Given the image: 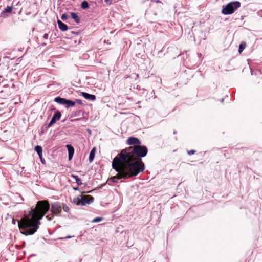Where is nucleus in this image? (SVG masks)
I'll return each mask as SVG.
<instances>
[{
    "label": "nucleus",
    "instance_id": "nucleus-1",
    "mask_svg": "<svg viewBox=\"0 0 262 262\" xmlns=\"http://www.w3.org/2000/svg\"><path fill=\"white\" fill-rule=\"evenodd\" d=\"M148 149L145 145L141 144L135 146H129L122 149L118 154L116 158L119 162H123L126 166L138 175L145 169L144 163L142 158L146 156Z\"/></svg>",
    "mask_w": 262,
    "mask_h": 262
},
{
    "label": "nucleus",
    "instance_id": "nucleus-2",
    "mask_svg": "<svg viewBox=\"0 0 262 262\" xmlns=\"http://www.w3.org/2000/svg\"><path fill=\"white\" fill-rule=\"evenodd\" d=\"M18 226L22 234L28 236L34 234L39 227V220L33 214V210L31 209L28 214L17 221Z\"/></svg>",
    "mask_w": 262,
    "mask_h": 262
},
{
    "label": "nucleus",
    "instance_id": "nucleus-3",
    "mask_svg": "<svg viewBox=\"0 0 262 262\" xmlns=\"http://www.w3.org/2000/svg\"><path fill=\"white\" fill-rule=\"evenodd\" d=\"M116 158H118L116 156L113 159L112 164L113 169H114L117 174L111 178V180L108 181V184L112 185V183H118L119 180L123 179H126L135 177L137 174L133 171L131 169L128 168L126 165L123 162H119Z\"/></svg>",
    "mask_w": 262,
    "mask_h": 262
},
{
    "label": "nucleus",
    "instance_id": "nucleus-4",
    "mask_svg": "<svg viewBox=\"0 0 262 262\" xmlns=\"http://www.w3.org/2000/svg\"><path fill=\"white\" fill-rule=\"evenodd\" d=\"M50 209V204L47 200L39 201L37 202L33 214L39 220H41Z\"/></svg>",
    "mask_w": 262,
    "mask_h": 262
},
{
    "label": "nucleus",
    "instance_id": "nucleus-5",
    "mask_svg": "<svg viewBox=\"0 0 262 262\" xmlns=\"http://www.w3.org/2000/svg\"><path fill=\"white\" fill-rule=\"evenodd\" d=\"M240 7V2L238 1L232 2L227 4L225 6H223L222 13L224 15L231 14Z\"/></svg>",
    "mask_w": 262,
    "mask_h": 262
},
{
    "label": "nucleus",
    "instance_id": "nucleus-6",
    "mask_svg": "<svg viewBox=\"0 0 262 262\" xmlns=\"http://www.w3.org/2000/svg\"><path fill=\"white\" fill-rule=\"evenodd\" d=\"M62 204L59 202H55L51 204L50 211L56 216H60Z\"/></svg>",
    "mask_w": 262,
    "mask_h": 262
},
{
    "label": "nucleus",
    "instance_id": "nucleus-7",
    "mask_svg": "<svg viewBox=\"0 0 262 262\" xmlns=\"http://www.w3.org/2000/svg\"><path fill=\"white\" fill-rule=\"evenodd\" d=\"M16 8L13 6H7L0 13V17L4 19L8 17L10 15L9 13H12L15 14Z\"/></svg>",
    "mask_w": 262,
    "mask_h": 262
},
{
    "label": "nucleus",
    "instance_id": "nucleus-8",
    "mask_svg": "<svg viewBox=\"0 0 262 262\" xmlns=\"http://www.w3.org/2000/svg\"><path fill=\"white\" fill-rule=\"evenodd\" d=\"M51 110L54 111V114L52 117L50 122L48 124V126H52L57 121L59 120L61 117V113L59 110H56L55 107Z\"/></svg>",
    "mask_w": 262,
    "mask_h": 262
},
{
    "label": "nucleus",
    "instance_id": "nucleus-9",
    "mask_svg": "<svg viewBox=\"0 0 262 262\" xmlns=\"http://www.w3.org/2000/svg\"><path fill=\"white\" fill-rule=\"evenodd\" d=\"M81 197V201L80 204L82 206H85L86 204H90L94 201V198L91 195H79Z\"/></svg>",
    "mask_w": 262,
    "mask_h": 262
},
{
    "label": "nucleus",
    "instance_id": "nucleus-10",
    "mask_svg": "<svg viewBox=\"0 0 262 262\" xmlns=\"http://www.w3.org/2000/svg\"><path fill=\"white\" fill-rule=\"evenodd\" d=\"M126 143L128 145L135 146L141 144V140L135 137H129L126 140Z\"/></svg>",
    "mask_w": 262,
    "mask_h": 262
},
{
    "label": "nucleus",
    "instance_id": "nucleus-11",
    "mask_svg": "<svg viewBox=\"0 0 262 262\" xmlns=\"http://www.w3.org/2000/svg\"><path fill=\"white\" fill-rule=\"evenodd\" d=\"M80 94L85 99L91 101H95L96 99V97L95 95L90 94L84 92H81Z\"/></svg>",
    "mask_w": 262,
    "mask_h": 262
},
{
    "label": "nucleus",
    "instance_id": "nucleus-12",
    "mask_svg": "<svg viewBox=\"0 0 262 262\" xmlns=\"http://www.w3.org/2000/svg\"><path fill=\"white\" fill-rule=\"evenodd\" d=\"M66 147L68 150L69 160H71L72 159L73 155H74V149L73 147L70 144L67 145Z\"/></svg>",
    "mask_w": 262,
    "mask_h": 262
},
{
    "label": "nucleus",
    "instance_id": "nucleus-13",
    "mask_svg": "<svg viewBox=\"0 0 262 262\" xmlns=\"http://www.w3.org/2000/svg\"><path fill=\"white\" fill-rule=\"evenodd\" d=\"M57 24L58 26V28L59 29L62 31H66L68 29V26L63 23L62 21L58 19L57 20Z\"/></svg>",
    "mask_w": 262,
    "mask_h": 262
},
{
    "label": "nucleus",
    "instance_id": "nucleus-14",
    "mask_svg": "<svg viewBox=\"0 0 262 262\" xmlns=\"http://www.w3.org/2000/svg\"><path fill=\"white\" fill-rule=\"evenodd\" d=\"M71 17L74 19L75 22L77 24H79L80 23V17L78 15L76 12H71Z\"/></svg>",
    "mask_w": 262,
    "mask_h": 262
},
{
    "label": "nucleus",
    "instance_id": "nucleus-15",
    "mask_svg": "<svg viewBox=\"0 0 262 262\" xmlns=\"http://www.w3.org/2000/svg\"><path fill=\"white\" fill-rule=\"evenodd\" d=\"M66 100L67 99L66 98H62L60 97H57L55 98L54 101L59 104L64 105L66 106V102H67Z\"/></svg>",
    "mask_w": 262,
    "mask_h": 262
},
{
    "label": "nucleus",
    "instance_id": "nucleus-16",
    "mask_svg": "<svg viewBox=\"0 0 262 262\" xmlns=\"http://www.w3.org/2000/svg\"><path fill=\"white\" fill-rule=\"evenodd\" d=\"M66 101L67 102H66L65 106L67 108H69L70 107L74 106L76 104V102H74V101L71 100L67 99Z\"/></svg>",
    "mask_w": 262,
    "mask_h": 262
},
{
    "label": "nucleus",
    "instance_id": "nucleus-17",
    "mask_svg": "<svg viewBox=\"0 0 262 262\" xmlns=\"http://www.w3.org/2000/svg\"><path fill=\"white\" fill-rule=\"evenodd\" d=\"M95 148H93L90 153V155H89V161L90 163L92 162L94 159V157H95Z\"/></svg>",
    "mask_w": 262,
    "mask_h": 262
},
{
    "label": "nucleus",
    "instance_id": "nucleus-18",
    "mask_svg": "<svg viewBox=\"0 0 262 262\" xmlns=\"http://www.w3.org/2000/svg\"><path fill=\"white\" fill-rule=\"evenodd\" d=\"M71 177L75 180L76 183H77L78 186L82 184V180H81V179L79 178L78 176L72 174Z\"/></svg>",
    "mask_w": 262,
    "mask_h": 262
},
{
    "label": "nucleus",
    "instance_id": "nucleus-19",
    "mask_svg": "<svg viewBox=\"0 0 262 262\" xmlns=\"http://www.w3.org/2000/svg\"><path fill=\"white\" fill-rule=\"evenodd\" d=\"M34 150L37 152L38 156H41V155L42 154V148L41 146H36L34 148Z\"/></svg>",
    "mask_w": 262,
    "mask_h": 262
},
{
    "label": "nucleus",
    "instance_id": "nucleus-20",
    "mask_svg": "<svg viewBox=\"0 0 262 262\" xmlns=\"http://www.w3.org/2000/svg\"><path fill=\"white\" fill-rule=\"evenodd\" d=\"M0 84H1L2 85V86L4 88H7L10 87L9 80H2Z\"/></svg>",
    "mask_w": 262,
    "mask_h": 262
},
{
    "label": "nucleus",
    "instance_id": "nucleus-21",
    "mask_svg": "<svg viewBox=\"0 0 262 262\" xmlns=\"http://www.w3.org/2000/svg\"><path fill=\"white\" fill-rule=\"evenodd\" d=\"M89 7V4L87 1H84L81 2V8L82 9L85 10V9H87Z\"/></svg>",
    "mask_w": 262,
    "mask_h": 262
},
{
    "label": "nucleus",
    "instance_id": "nucleus-22",
    "mask_svg": "<svg viewBox=\"0 0 262 262\" xmlns=\"http://www.w3.org/2000/svg\"><path fill=\"white\" fill-rule=\"evenodd\" d=\"M246 47V44L245 42H242L239 46L238 52L241 54Z\"/></svg>",
    "mask_w": 262,
    "mask_h": 262
},
{
    "label": "nucleus",
    "instance_id": "nucleus-23",
    "mask_svg": "<svg viewBox=\"0 0 262 262\" xmlns=\"http://www.w3.org/2000/svg\"><path fill=\"white\" fill-rule=\"evenodd\" d=\"M61 210L63 209L66 212H69L70 210L69 207L64 203H61Z\"/></svg>",
    "mask_w": 262,
    "mask_h": 262
},
{
    "label": "nucleus",
    "instance_id": "nucleus-24",
    "mask_svg": "<svg viewBox=\"0 0 262 262\" xmlns=\"http://www.w3.org/2000/svg\"><path fill=\"white\" fill-rule=\"evenodd\" d=\"M51 126H48V124H44V125L41 128V133L43 134L47 132L48 128Z\"/></svg>",
    "mask_w": 262,
    "mask_h": 262
},
{
    "label": "nucleus",
    "instance_id": "nucleus-25",
    "mask_svg": "<svg viewBox=\"0 0 262 262\" xmlns=\"http://www.w3.org/2000/svg\"><path fill=\"white\" fill-rule=\"evenodd\" d=\"M51 126H48V124H44V125L41 128V133L43 134L47 132L48 128Z\"/></svg>",
    "mask_w": 262,
    "mask_h": 262
},
{
    "label": "nucleus",
    "instance_id": "nucleus-26",
    "mask_svg": "<svg viewBox=\"0 0 262 262\" xmlns=\"http://www.w3.org/2000/svg\"><path fill=\"white\" fill-rule=\"evenodd\" d=\"M80 201H81V197H79V195L77 198H75L73 199V203L74 204L79 205L80 204Z\"/></svg>",
    "mask_w": 262,
    "mask_h": 262
},
{
    "label": "nucleus",
    "instance_id": "nucleus-27",
    "mask_svg": "<svg viewBox=\"0 0 262 262\" xmlns=\"http://www.w3.org/2000/svg\"><path fill=\"white\" fill-rule=\"evenodd\" d=\"M136 89L139 91H142V94L146 95L147 94L146 90L144 88H142L141 86L137 85Z\"/></svg>",
    "mask_w": 262,
    "mask_h": 262
},
{
    "label": "nucleus",
    "instance_id": "nucleus-28",
    "mask_svg": "<svg viewBox=\"0 0 262 262\" xmlns=\"http://www.w3.org/2000/svg\"><path fill=\"white\" fill-rule=\"evenodd\" d=\"M104 2L107 5H112L116 2L115 0H104Z\"/></svg>",
    "mask_w": 262,
    "mask_h": 262
},
{
    "label": "nucleus",
    "instance_id": "nucleus-29",
    "mask_svg": "<svg viewBox=\"0 0 262 262\" xmlns=\"http://www.w3.org/2000/svg\"><path fill=\"white\" fill-rule=\"evenodd\" d=\"M103 220V218L101 217H97L94 219L92 221L93 223H98L101 221Z\"/></svg>",
    "mask_w": 262,
    "mask_h": 262
},
{
    "label": "nucleus",
    "instance_id": "nucleus-30",
    "mask_svg": "<svg viewBox=\"0 0 262 262\" xmlns=\"http://www.w3.org/2000/svg\"><path fill=\"white\" fill-rule=\"evenodd\" d=\"M9 83H10V88L14 89H16L15 84L13 82V80L12 79L10 80H9Z\"/></svg>",
    "mask_w": 262,
    "mask_h": 262
},
{
    "label": "nucleus",
    "instance_id": "nucleus-31",
    "mask_svg": "<svg viewBox=\"0 0 262 262\" xmlns=\"http://www.w3.org/2000/svg\"><path fill=\"white\" fill-rule=\"evenodd\" d=\"M54 216H55V215H53V214L52 213L51 214H49V215H48L47 216H46V218L48 221H51L53 219Z\"/></svg>",
    "mask_w": 262,
    "mask_h": 262
},
{
    "label": "nucleus",
    "instance_id": "nucleus-32",
    "mask_svg": "<svg viewBox=\"0 0 262 262\" xmlns=\"http://www.w3.org/2000/svg\"><path fill=\"white\" fill-rule=\"evenodd\" d=\"M61 19L62 20H64V21H66L68 19V16L67 14L66 13H64L62 15H61Z\"/></svg>",
    "mask_w": 262,
    "mask_h": 262
},
{
    "label": "nucleus",
    "instance_id": "nucleus-33",
    "mask_svg": "<svg viewBox=\"0 0 262 262\" xmlns=\"http://www.w3.org/2000/svg\"><path fill=\"white\" fill-rule=\"evenodd\" d=\"M39 157L41 163L43 165L46 164V160L45 159L43 158L42 154L41 155V156H39Z\"/></svg>",
    "mask_w": 262,
    "mask_h": 262
},
{
    "label": "nucleus",
    "instance_id": "nucleus-34",
    "mask_svg": "<svg viewBox=\"0 0 262 262\" xmlns=\"http://www.w3.org/2000/svg\"><path fill=\"white\" fill-rule=\"evenodd\" d=\"M74 237V236H67L66 237H59V238H57V239H58V240H63V239H64L71 238H72V237Z\"/></svg>",
    "mask_w": 262,
    "mask_h": 262
},
{
    "label": "nucleus",
    "instance_id": "nucleus-35",
    "mask_svg": "<svg viewBox=\"0 0 262 262\" xmlns=\"http://www.w3.org/2000/svg\"><path fill=\"white\" fill-rule=\"evenodd\" d=\"M196 152V150H190L187 151V153L189 155H192L194 154Z\"/></svg>",
    "mask_w": 262,
    "mask_h": 262
},
{
    "label": "nucleus",
    "instance_id": "nucleus-36",
    "mask_svg": "<svg viewBox=\"0 0 262 262\" xmlns=\"http://www.w3.org/2000/svg\"><path fill=\"white\" fill-rule=\"evenodd\" d=\"M74 102H76V103H77V104H78L79 105H83L81 100H80V99H75V101Z\"/></svg>",
    "mask_w": 262,
    "mask_h": 262
},
{
    "label": "nucleus",
    "instance_id": "nucleus-37",
    "mask_svg": "<svg viewBox=\"0 0 262 262\" xmlns=\"http://www.w3.org/2000/svg\"><path fill=\"white\" fill-rule=\"evenodd\" d=\"M70 33L72 34H74L75 35H79L80 33V31L75 32V31H71L70 32Z\"/></svg>",
    "mask_w": 262,
    "mask_h": 262
},
{
    "label": "nucleus",
    "instance_id": "nucleus-38",
    "mask_svg": "<svg viewBox=\"0 0 262 262\" xmlns=\"http://www.w3.org/2000/svg\"><path fill=\"white\" fill-rule=\"evenodd\" d=\"M48 37H49V34L48 33H45L43 36V38L45 39H48Z\"/></svg>",
    "mask_w": 262,
    "mask_h": 262
},
{
    "label": "nucleus",
    "instance_id": "nucleus-39",
    "mask_svg": "<svg viewBox=\"0 0 262 262\" xmlns=\"http://www.w3.org/2000/svg\"><path fill=\"white\" fill-rule=\"evenodd\" d=\"M82 112V110H79V111H76L75 114H74V115L76 116V115H78L81 112Z\"/></svg>",
    "mask_w": 262,
    "mask_h": 262
},
{
    "label": "nucleus",
    "instance_id": "nucleus-40",
    "mask_svg": "<svg viewBox=\"0 0 262 262\" xmlns=\"http://www.w3.org/2000/svg\"><path fill=\"white\" fill-rule=\"evenodd\" d=\"M81 119V118H77V119H72V120H71V122H75V121L80 120Z\"/></svg>",
    "mask_w": 262,
    "mask_h": 262
},
{
    "label": "nucleus",
    "instance_id": "nucleus-41",
    "mask_svg": "<svg viewBox=\"0 0 262 262\" xmlns=\"http://www.w3.org/2000/svg\"><path fill=\"white\" fill-rule=\"evenodd\" d=\"M151 1H155L156 3H160L161 4H162V2L159 0H151Z\"/></svg>",
    "mask_w": 262,
    "mask_h": 262
},
{
    "label": "nucleus",
    "instance_id": "nucleus-42",
    "mask_svg": "<svg viewBox=\"0 0 262 262\" xmlns=\"http://www.w3.org/2000/svg\"><path fill=\"white\" fill-rule=\"evenodd\" d=\"M16 220H15V219H13L12 220V223L13 224H14V225H15V224H16Z\"/></svg>",
    "mask_w": 262,
    "mask_h": 262
},
{
    "label": "nucleus",
    "instance_id": "nucleus-43",
    "mask_svg": "<svg viewBox=\"0 0 262 262\" xmlns=\"http://www.w3.org/2000/svg\"><path fill=\"white\" fill-rule=\"evenodd\" d=\"M73 189L74 190H79V187H78H78H73Z\"/></svg>",
    "mask_w": 262,
    "mask_h": 262
},
{
    "label": "nucleus",
    "instance_id": "nucleus-44",
    "mask_svg": "<svg viewBox=\"0 0 262 262\" xmlns=\"http://www.w3.org/2000/svg\"><path fill=\"white\" fill-rule=\"evenodd\" d=\"M46 45H47V43H43L42 44V46H45Z\"/></svg>",
    "mask_w": 262,
    "mask_h": 262
},
{
    "label": "nucleus",
    "instance_id": "nucleus-45",
    "mask_svg": "<svg viewBox=\"0 0 262 262\" xmlns=\"http://www.w3.org/2000/svg\"><path fill=\"white\" fill-rule=\"evenodd\" d=\"M21 12V10H20L19 12H18V14H20V13Z\"/></svg>",
    "mask_w": 262,
    "mask_h": 262
},
{
    "label": "nucleus",
    "instance_id": "nucleus-46",
    "mask_svg": "<svg viewBox=\"0 0 262 262\" xmlns=\"http://www.w3.org/2000/svg\"><path fill=\"white\" fill-rule=\"evenodd\" d=\"M86 183L84 184V186H86Z\"/></svg>",
    "mask_w": 262,
    "mask_h": 262
}]
</instances>
